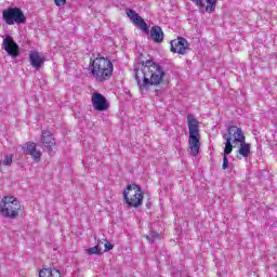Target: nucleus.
<instances>
[{
    "label": "nucleus",
    "mask_w": 277,
    "mask_h": 277,
    "mask_svg": "<svg viewBox=\"0 0 277 277\" xmlns=\"http://www.w3.org/2000/svg\"><path fill=\"white\" fill-rule=\"evenodd\" d=\"M163 77V67L150 60L143 61L141 67L134 68V79L141 92H148L150 85H159Z\"/></svg>",
    "instance_id": "obj_1"
},
{
    "label": "nucleus",
    "mask_w": 277,
    "mask_h": 277,
    "mask_svg": "<svg viewBox=\"0 0 277 277\" xmlns=\"http://www.w3.org/2000/svg\"><path fill=\"white\" fill-rule=\"evenodd\" d=\"M91 75L96 83H105L114 75V63L107 57H96L92 61Z\"/></svg>",
    "instance_id": "obj_2"
},
{
    "label": "nucleus",
    "mask_w": 277,
    "mask_h": 277,
    "mask_svg": "<svg viewBox=\"0 0 277 277\" xmlns=\"http://www.w3.org/2000/svg\"><path fill=\"white\" fill-rule=\"evenodd\" d=\"M187 124H188V146L193 157H198L200 154V127L194 115H187Z\"/></svg>",
    "instance_id": "obj_3"
},
{
    "label": "nucleus",
    "mask_w": 277,
    "mask_h": 277,
    "mask_svg": "<svg viewBox=\"0 0 277 277\" xmlns=\"http://www.w3.org/2000/svg\"><path fill=\"white\" fill-rule=\"evenodd\" d=\"M21 211V201L14 196H5L0 202V213L3 217L14 220Z\"/></svg>",
    "instance_id": "obj_4"
},
{
    "label": "nucleus",
    "mask_w": 277,
    "mask_h": 277,
    "mask_svg": "<svg viewBox=\"0 0 277 277\" xmlns=\"http://www.w3.org/2000/svg\"><path fill=\"white\" fill-rule=\"evenodd\" d=\"M123 199L129 207H134V209L142 207V202H144L142 187L137 184H129L123 190Z\"/></svg>",
    "instance_id": "obj_5"
},
{
    "label": "nucleus",
    "mask_w": 277,
    "mask_h": 277,
    "mask_svg": "<svg viewBox=\"0 0 277 277\" xmlns=\"http://www.w3.org/2000/svg\"><path fill=\"white\" fill-rule=\"evenodd\" d=\"M225 140V155H230L233 153V143L238 142H246V136L243 135V131L241 128H237V126H230L227 129V134L223 135Z\"/></svg>",
    "instance_id": "obj_6"
},
{
    "label": "nucleus",
    "mask_w": 277,
    "mask_h": 277,
    "mask_svg": "<svg viewBox=\"0 0 277 277\" xmlns=\"http://www.w3.org/2000/svg\"><path fill=\"white\" fill-rule=\"evenodd\" d=\"M2 18L6 25H23L27 21L21 8H9L3 10Z\"/></svg>",
    "instance_id": "obj_7"
},
{
    "label": "nucleus",
    "mask_w": 277,
    "mask_h": 277,
    "mask_svg": "<svg viewBox=\"0 0 277 277\" xmlns=\"http://www.w3.org/2000/svg\"><path fill=\"white\" fill-rule=\"evenodd\" d=\"M41 148L48 155H55V149L57 148V143L55 141V137L53 136V133L49 130L41 131V138H40Z\"/></svg>",
    "instance_id": "obj_8"
},
{
    "label": "nucleus",
    "mask_w": 277,
    "mask_h": 277,
    "mask_svg": "<svg viewBox=\"0 0 277 277\" xmlns=\"http://www.w3.org/2000/svg\"><path fill=\"white\" fill-rule=\"evenodd\" d=\"M2 49L6 51L10 57L16 58L21 55L18 43H16V41H14V39L11 36H8L3 39Z\"/></svg>",
    "instance_id": "obj_9"
},
{
    "label": "nucleus",
    "mask_w": 277,
    "mask_h": 277,
    "mask_svg": "<svg viewBox=\"0 0 277 277\" xmlns=\"http://www.w3.org/2000/svg\"><path fill=\"white\" fill-rule=\"evenodd\" d=\"M127 15L129 16L130 21L138 28L141 31H144V34H148V24L137 14L134 10L128 9Z\"/></svg>",
    "instance_id": "obj_10"
},
{
    "label": "nucleus",
    "mask_w": 277,
    "mask_h": 277,
    "mask_svg": "<svg viewBox=\"0 0 277 277\" xmlns=\"http://www.w3.org/2000/svg\"><path fill=\"white\" fill-rule=\"evenodd\" d=\"M187 49H189V42L185 38L179 37L171 41V52L177 53L179 55H185Z\"/></svg>",
    "instance_id": "obj_11"
},
{
    "label": "nucleus",
    "mask_w": 277,
    "mask_h": 277,
    "mask_svg": "<svg viewBox=\"0 0 277 277\" xmlns=\"http://www.w3.org/2000/svg\"><path fill=\"white\" fill-rule=\"evenodd\" d=\"M91 101L96 111H106V109H109V103H107V98H105V96L98 92H94L92 94Z\"/></svg>",
    "instance_id": "obj_12"
},
{
    "label": "nucleus",
    "mask_w": 277,
    "mask_h": 277,
    "mask_svg": "<svg viewBox=\"0 0 277 277\" xmlns=\"http://www.w3.org/2000/svg\"><path fill=\"white\" fill-rule=\"evenodd\" d=\"M192 3L200 10V12H215V6L217 5V0H190Z\"/></svg>",
    "instance_id": "obj_13"
},
{
    "label": "nucleus",
    "mask_w": 277,
    "mask_h": 277,
    "mask_svg": "<svg viewBox=\"0 0 277 277\" xmlns=\"http://www.w3.org/2000/svg\"><path fill=\"white\" fill-rule=\"evenodd\" d=\"M23 150L25 155H30L36 163H39L40 159H42V151L36 148V143L34 142L26 143V146L23 147Z\"/></svg>",
    "instance_id": "obj_14"
},
{
    "label": "nucleus",
    "mask_w": 277,
    "mask_h": 277,
    "mask_svg": "<svg viewBox=\"0 0 277 277\" xmlns=\"http://www.w3.org/2000/svg\"><path fill=\"white\" fill-rule=\"evenodd\" d=\"M29 62L35 70H40L44 66V56L38 51H31L29 53Z\"/></svg>",
    "instance_id": "obj_15"
},
{
    "label": "nucleus",
    "mask_w": 277,
    "mask_h": 277,
    "mask_svg": "<svg viewBox=\"0 0 277 277\" xmlns=\"http://www.w3.org/2000/svg\"><path fill=\"white\" fill-rule=\"evenodd\" d=\"M150 38L156 44H161L163 42V29H161L159 26H154L150 28Z\"/></svg>",
    "instance_id": "obj_16"
},
{
    "label": "nucleus",
    "mask_w": 277,
    "mask_h": 277,
    "mask_svg": "<svg viewBox=\"0 0 277 277\" xmlns=\"http://www.w3.org/2000/svg\"><path fill=\"white\" fill-rule=\"evenodd\" d=\"M39 277H62V273L54 267H43L39 271Z\"/></svg>",
    "instance_id": "obj_17"
},
{
    "label": "nucleus",
    "mask_w": 277,
    "mask_h": 277,
    "mask_svg": "<svg viewBox=\"0 0 277 277\" xmlns=\"http://www.w3.org/2000/svg\"><path fill=\"white\" fill-rule=\"evenodd\" d=\"M250 144H247L246 141L240 143V148L238 149L239 155L242 157H248L250 155Z\"/></svg>",
    "instance_id": "obj_18"
},
{
    "label": "nucleus",
    "mask_w": 277,
    "mask_h": 277,
    "mask_svg": "<svg viewBox=\"0 0 277 277\" xmlns=\"http://www.w3.org/2000/svg\"><path fill=\"white\" fill-rule=\"evenodd\" d=\"M147 239L150 243H155V240L159 239V233L150 232L149 235H147Z\"/></svg>",
    "instance_id": "obj_19"
},
{
    "label": "nucleus",
    "mask_w": 277,
    "mask_h": 277,
    "mask_svg": "<svg viewBox=\"0 0 277 277\" xmlns=\"http://www.w3.org/2000/svg\"><path fill=\"white\" fill-rule=\"evenodd\" d=\"M228 155L226 154V148L224 149V157H223V166L222 169L226 170L228 168Z\"/></svg>",
    "instance_id": "obj_20"
},
{
    "label": "nucleus",
    "mask_w": 277,
    "mask_h": 277,
    "mask_svg": "<svg viewBox=\"0 0 277 277\" xmlns=\"http://www.w3.org/2000/svg\"><path fill=\"white\" fill-rule=\"evenodd\" d=\"M88 254H101V250L98 249V246H94L92 248H89L87 250Z\"/></svg>",
    "instance_id": "obj_21"
},
{
    "label": "nucleus",
    "mask_w": 277,
    "mask_h": 277,
    "mask_svg": "<svg viewBox=\"0 0 277 277\" xmlns=\"http://www.w3.org/2000/svg\"><path fill=\"white\" fill-rule=\"evenodd\" d=\"M3 166H12V155L4 156Z\"/></svg>",
    "instance_id": "obj_22"
},
{
    "label": "nucleus",
    "mask_w": 277,
    "mask_h": 277,
    "mask_svg": "<svg viewBox=\"0 0 277 277\" xmlns=\"http://www.w3.org/2000/svg\"><path fill=\"white\" fill-rule=\"evenodd\" d=\"M54 3L60 8L62 5H66V0H54Z\"/></svg>",
    "instance_id": "obj_23"
},
{
    "label": "nucleus",
    "mask_w": 277,
    "mask_h": 277,
    "mask_svg": "<svg viewBox=\"0 0 277 277\" xmlns=\"http://www.w3.org/2000/svg\"><path fill=\"white\" fill-rule=\"evenodd\" d=\"M109 250H114V245L110 242L105 243V252H109Z\"/></svg>",
    "instance_id": "obj_24"
}]
</instances>
